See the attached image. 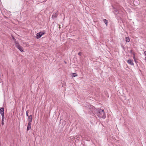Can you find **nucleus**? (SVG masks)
Wrapping results in <instances>:
<instances>
[{"instance_id": "f257e3e1", "label": "nucleus", "mask_w": 146, "mask_h": 146, "mask_svg": "<svg viewBox=\"0 0 146 146\" xmlns=\"http://www.w3.org/2000/svg\"><path fill=\"white\" fill-rule=\"evenodd\" d=\"M92 111L95 115V114L100 118L104 119L106 118V115L104 110L97 109L94 107L92 108Z\"/></svg>"}, {"instance_id": "f03ea898", "label": "nucleus", "mask_w": 146, "mask_h": 146, "mask_svg": "<svg viewBox=\"0 0 146 146\" xmlns=\"http://www.w3.org/2000/svg\"><path fill=\"white\" fill-rule=\"evenodd\" d=\"M45 32L44 31L40 32L36 34V38L38 39L40 38L41 36L45 34Z\"/></svg>"}, {"instance_id": "7ed1b4c3", "label": "nucleus", "mask_w": 146, "mask_h": 146, "mask_svg": "<svg viewBox=\"0 0 146 146\" xmlns=\"http://www.w3.org/2000/svg\"><path fill=\"white\" fill-rule=\"evenodd\" d=\"M16 46L20 51L21 52L23 51V47L20 45L19 43L16 44Z\"/></svg>"}, {"instance_id": "20e7f679", "label": "nucleus", "mask_w": 146, "mask_h": 146, "mask_svg": "<svg viewBox=\"0 0 146 146\" xmlns=\"http://www.w3.org/2000/svg\"><path fill=\"white\" fill-rule=\"evenodd\" d=\"M4 109L3 108H0V113L2 117H4Z\"/></svg>"}, {"instance_id": "39448f33", "label": "nucleus", "mask_w": 146, "mask_h": 146, "mask_svg": "<svg viewBox=\"0 0 146 146\" xmlns=\"http://www.w3.org/2000/svg\"><path fill=\"white\" fill-rule=\"evenodd\" d=\"M127 62L129 64L132 66L134 65V64L133 60L129 59L127 61Z\"/></svg>"}, {"instance_id": "423d86ee", "label": "nucleus", "mask_w": 146, "mask_h": 146, "mask_svg": "<svg viewBox=\"0 0 146 146\" xmlns=\"http://www.w3.org/2000/svg\"><path fill=\"white\" fill-rule=\"evenodd\" d=\"M33 119V116L32 115H30L28 117V121L32 122Z\"/></svg>"}, {"instance_id": "0eeeda50", "label": "nucleus", "mask_w": 146, "mask_h": 146, "mask_svg": "<svg viewBox=\"0 0 146 146\" xmlns=\"http://www.w3.org/2000/svg\"><path fill=\"white\" fill-rule=\"evenodd\" d=\"M12 37L13 40V41H14V42L15 43V45H16V44L18 43V42L16 41V39L13 36H12Z\"/></svg>"}, {"instance_id": "6e6552de", "label": "nucleus", "mask_w": 146, "mask_h": 146, "mask_svg": "<svg viewBox=\"0 0 146 146\" xmlns=\"http://www.w3.org/2000/svg\"><path fill=\"white\" fill-rule=\"evenodd\" d=\"M125 40L126 42H128L130 41V39L129 37H126L125 38Z\"/></svg>"}, {"instance_id": "1a4fd4ad", "label": "nucleus", "mask_w": 146, "mask_h": 146, "mask_svg": "<svg viewBox=\"0 0 146 146\" xmlns=\"http://www.w3.org/2000/svg\"><path fill=\"white\" fill-rule=\"evenodd\" d=\"M31 125H28L27 128V130L28 131L31 129Z\"/></svg>"}, {"instance_id": "9d476101", "label": "nucleus", "mask_w": 146, "mask_h": 146, "mask_svg": "<svg viewBox=\"0 0 146 146\" xmlns=\"http://www.w3.org/2000/svg\"><path fill=\"white\" fill-rule=\"evenodd\" d=\"M104 23H105V24L107 25V24L108 23V21L107 20H106V19H104Z\"/></svg>"}, {"instance_id": "9b49d317", "label": "nucleus", "mask_w": 146, "mask_h": 146, "mask_svg": "<svg viewBox=\"0 0 146 146\" xmlns=\"http://www.w3.org/2000/svg\"><path fill=\"white\" fill-rule=\"evenodd\" d=\"M3 119H4V117H2V122L1 124L2 125H3L4 123H3Z\"/></svg>"}, {"instance_id": "f8f14e48", "label": "nucleus", "mask_w": 146, "mask_h": 146, "mask_svg": "<svg viewBox=\"0 0 146 146\" xmlns=\"http://www.w3.org/2000/svg\"><path fill=\"white\" fill-rule=\"evenodd\" d=\"M144 54L145 56V59L146 60V51H145L144 52Z\"/></svg>"}, {"instance_id": "ddd939ff", "label": "nucleus", "mask_w": 146, "mask_h": 146, "mask_svg": "<svg viewBox=\"0 0 146 146\" xmlns=\"http://www.w3.org/2000/svg\"><path fill=\"white\" fill-rule=\"evenodd\" d=\"M77 76V75L76 73H73L72 74V76L74 77L76 76Z\"/></svg>"}, {"instance_id": "4468645a", "label": "nucleus", "mask_w": 146, "mask_h": 146, "mask_svg": "<svg viewBox=\"0 0 146 146\" xmlns=\"http://www.w3.org/2000/svg\"><path fill=\"white\" fill-rule=\"evenodd\" d=\"M55 17H56V15H55V14L54 15H52V19H54Z\"/></svg>"}, {"instance_id": "2eb2a0df", "label": "nucleus", "mask_w": 146, "mask_h": 146, "mask_svg": "<svg viewBox=\"0 0 146 146\" xmlns=\"http://www.w3.org/2000/svg\"><path fill=\"white\" fill-rule=\"evenodd\" d=\"M114 13H115V14H117L118 13V11H116V10H115V11H114Z\"/></svg>"}, {"instance_id": "dca6fc26", "label": "nucleus", "mask_w": 146, "mask_h": 146, "mask_svg": "<svg viewBox=\"0 0 146 146\" xmlns=\"http://www.w3.org/2000/svg\"><path fill=\"white\" fill-rule=\"evenodd\" d=\"M31 122H32L29 121V122L28 124V125H31Z\"/></svg>"}, {"instance_id": "f3484780", "label": "nucleus", "mask_w": 146, "mask_h": 146, "mask_svg": "<svg viewBox=\"0 0 146 146\" xmlns=\"http://www.w3.org/2000/svg\"><path fill=\"white\" fill-rule=\"evenodd\" d=\"M133 58L134 60H135V54L134 53H133Z\"/></svg>"}, {"instance_id": "a211bd4d", "label": "nucleus", "mask_w": 146, "mask_h": 146, "mask_svg": "<svg viewBox=\"0 0 146 146\" xmlns=\"http://www.w3.org/2000/svg\"><path fill=\"white\" fill-rule=\"evenodd\" d=\"M82 54V53L81 52H79L78 53V55L79 56H81Z\"/></svg>"}, {"instance_id": "6ab92c4d", "label": "nucleus", "mask_w": 146, "mask_h": 146, "mask_svg": "<svg viewBox=\"0 0 146 146\" xmlns=\"http://www.w3.org/2000/svg\"><path fill=\"white\" fill-rule=\"evenodd\" d=\"M26 115L27 116H28V117L29 116L28 115L27 111V112H26Z\"/></svg>"}, {"instance_id": "aec40b11", "label": "nucleus", "mask_w": 146, "mask_h": 146, "mask_svg": "<svg viewBox=\"0 0 146 146\" xmlns=\"http://www.w3.org/2000/svg\"><path fill=\"white\" fill-rule=\"evenodd\" d=\"M135 62L136 63H137V61H136V59H135V60H134Z\"/></svg>"}, {"instance_id": "412c9836", "label": "nucleus", "mask_w": 146, "mask_h": 146, "mask_svg": "<svg viewBox=\"0 0 146 146\" xmlns=\"http://www.w3.org/2000/svg\"><path fill=\"white\" fill-rule=\"evenodd\" d=\"M130 52L131 53H132V50H131L130 51Z\"/></svg>"}, {"instance_id": "4be33fe9", "label": "nucleus", "mask_w": 146, "mask_h": 146, "mask_svg": "<svg viewBox=\"0 0 146 146\" xmlns=\"http://www.w3.org/2000/svg\"><path fill=\"white\" fill-rule=\"evenodd\" d=\"M74 136H74V138H75L76 137H74Z\"/></svg>"}]
</instances>
